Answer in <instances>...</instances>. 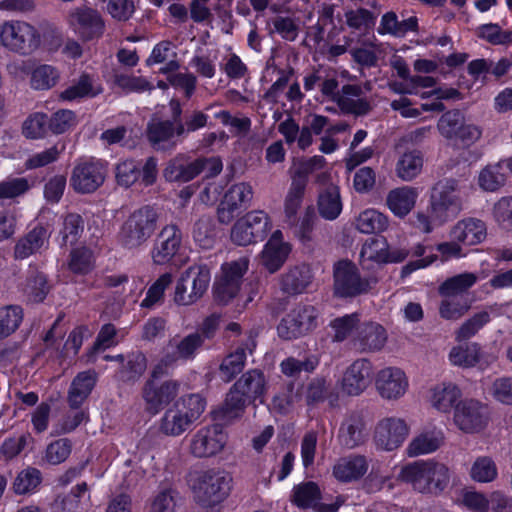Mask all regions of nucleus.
<instances>
[{"mask_svg":"<svg viewBox=\"0 0 512 512\" xmlns=\"http://www.w3.org/2000/svg\"><path fill=\"white\" fill-rule=\"evenodd\" d=\"M187 482L194 502L212 508L229 496L232 477L225 470L209 468L191 472Z\"/></svg>","mask_w":512,"mask_h":512,"instance_id":"1","label":"nucleus"},{"mask_svg":"<svg viewBox=\"0 0 512 512\" xmlns=\"http://www.w3.org/2000/svg\"><path fill=\"white\" fill-rule=\"evenodd\" d=\"M452 472L438 461L420 460L404 466L399 478L422 494L440 495L449 486Z\"/></svg>","mask_w":512,"mask_h":512,"instance_id":"2","label":"nucleus"},{"mask_svg":"<svg viewBox=\"0 0 512 512\" xmlns=\"http://www.w3.org/2000/svg\"><path fill=\"white\" fill-rule=\"evenodd\" d=\"M206 407L199 394H188L176 400L159 421V431L170 437L185 433L202 415Z\"/></svg>","mask_w":512,"mask_h":512,"instance_id":"3","label":"nucleus"},{"mask_svg":"<svg viewBox=\"0 0 512 512\" xmlns=\"http://www.w3.org/2000/svg\"><path fill=\"white\" fill-rule=\"evenodd\" d=\"M463 209L458 182L454 179L438 181L431 190L428 211L439 225L455 218Z\"/></svg>","mask_w":512,"mask_h":512,"instance_id":"4","label":"nucleus"},{"mask_svg":"<svg viewBox=\"0 0 512 512\" xmlns=\"http://www.w3.org/2000/svg\"><path fill=\"white\" fill-rule=\"evenodd\" d=\"M157 220L156 211L149 206L135 210L123 222L118 234L119 242L127 249L140 248L154 234Z\"/></svg>","mask_w":512,"mask_h":512,"instance_id":"5","label":"nucleus"},{"mask_svg":"<svg viewBox=\"0 0 512 512\" xmlns=\"http://www.w3.org/2000/svg\"><path fill=\"white\" fill-rule=\"evenodd\" d=\"M41 44L39 31L26 21L8 20L0 24V45L9 51L29 55Z\"/></svg>","mask_w":512,"mask_h":512,"instance_id":"6","label":"nucleus"},{"mask_svg":"<svg viewBox=\"0 0 512 512\" xmlns=\"http://www.w3.org/2000/svg\"><path fill=\"white\" fill-rule=\"evenodd\" d=\"M334 293L342 298H353L366 294L377 283L374 276L362 277L357 266L349 260H340L334 264Z\"/></svg>","mask_w":512,"mask_h":512,"instance_id":"7","label":"nucleus"},{"mask_svg":"<svg viewBox=\"0 0 512 512\" xmlns=\"http://www.w3.org/2000/svg\"><path fill=\"white\" fill-rule=\"evenodd\" d=\"M211 280L207 265L193 264L184 270L175 287L174 301L178 305H192L203 297Z\"/></svg>","mask_w":512,"mask_h":512,"instance_id":"8","label":"nucleus"},{"mask_svg":"<svg viewBox=\"0 0 512 512\" xmlns=\"http://www.w3.org/2000/svg\"><path fill=\"white\" fill-rule=\"evenodd\" d=\"M271 229L269 215L262 210H253L234 223L230 238L238 246H247L262 241Z\"/></svg>","mask_w":512,"mask_h":512,"instance_id":"9","label":"nucleus"},{"mask_svg":"<svg viewBox=\"0 0 512 512\" xmlns=\"http://www.w3.org/2000/svg\"><path fill=\"white\" fill-rule=\"evenodd\" d=\"M203 343L204 337L198 332L170 339L166 347V353L154 367L152 376L154 378L162 376L180 360L194 359Z\"/></svg>","mask_w":512,"mask_h":512,"instance_id":"10","label":"nucleus"},{"mask_svg":"<svg viewBox=\"0 0 512 512\" xmlns=\"http://www.w3.org/2000/svg\"><path fill=\"white\" fill-rule=\"evenodd\" d=\"M318 325V312L312 305L298 304L291 309L277 326L278 336L283 340L300 338Z\"/></svg>","mask_w":512,"mask_h":512,"instance_id":"11","label":"nucleus"},{"mask_svg":"<svg viewBox=\"0 0 512 512\" xmlns=\"http://www.w3.org/2000/svg\"><path fill=\"white\" fill-rule=\"evenodd\" d=\"M248 268V257H240L221 266V276L214 286V296L218 302L227 304L238 294Z\"/></svg>","mask_w":512,"mask_h":512,"instance_id":"12","label":"nucleus"},{"mask_svg":"<svg viewBox=\"0 0 512 512\" xmlns=\"http://www.w3.org/2000/svg\"><path fill=\"white\" fill-rule=\"evenodd\" d=\"M106 174L107 169L103 162L80 160L72 169L70 186L77 193H93L104 183Z\"/></svg>","mask_w":512,"mask_h":512,"instance_id":"13","label":"nucleus"},{"mask_svg":"<svg viewBox=\"0 0 512 512\" xmlns=\"http://www.w3.org/2000/svg\"><path fill=\"white\" fill-rule=\"evenodd\" d=\"M453 412L454 424L464 433H477L487 425V406L477 399H461Z\"/></svg>","mask_w":512,"mask_h":512,"instance_id":"14","label":"nucleus"},{"mask_svg":"<svg viewBox=\"0 0 512 512\" xmlns=\"http://www.w3.org/2000/svg\"><path fill=\"white\" fill-rule=\"evenodd\" d=\"M227 435L219 425L205 426L190 439L189 451L196 458L213 457L223 451Z\"/></svg>","mask_w":512,"mask_h":512,"instance_id":"15","label":"nucleus"},{"mask_svg":"<svg viewBox=\"0 0 512 512\" xmlns=\"http://www.w3.org/2000/svg\"><path fill=\"white\" fill-rule=\"evenodd\" d=\"M410 428L406 421L398 417H386L375 426L373 440L379 450L393 451L399 448L407 436Z\"/></svg>","mask_w":512,"mask_h":512,"instance_id":"16","label":"nucleus"},{"mask_svg":"<svg viewBox=\"0 0 512 512\" xmlns=\"http://www.w3.org/2000/svg\"><path fill=\"white\" fill-rule=\"evenodd\" d=\"M253 199L252 186L245 182L232 185L220 202L217 215L223 224H229L242 210L248 208Z\"/></svg>","mask_w":512,"mask_h":512,"instance_id":"17","label":"nucleus"},{"mask_svg":"<svg viewBox=\"0 0 512 512\" xmlns=\"http://www.w3.org/2000/svg\"><path fill=\"white\" fill-rule=\"evenodd\" d=\"M375 387L381 398L396 401L406 394L409 381L402 369L389 366L377 372Z\"/></svg>","mask_w":512,"mask_h":512,"instance_id":"18","label":"nucleus"},{"mask_svg":"<svg viewBox=\"0 0 512 512\" xmlns=\"http://www.w3.org/2000/svg\"><path fill=\"white\" fill-rule=\"evenodd\" d=\"M179 390L180 382L177 380H166L161 383L147 381L142 391L146 410L152 414L159 413L177 397Z\"/></svg>","mask_w":512,"mask_h":512,"instance_id":"19","label":"nucleus"},{"mask_svg":"<svg viewBox=\"0 0 512 512\" xmlns=\"http://www.w3.org/2000/svg\"><path fill=\"white\" fill-rule=\"evenodd\" d=\"M291 251L292 246L284 240L283 233L275 230L259 254V263L269 273H276L285 264Z\"/></svg>","mask_w":512,"mask_h":512,"instance_id":"20","label":"nucleus"},{"mask_svg":"<svg viewBox=\"0 0 512 512\" xmlns=\"http://www.w3.org/2000/svg\"><path fill=\"white\" fill-rule=\"evenodd\" d=\"M69 26L84 40L100 37L104 22L100 14L91 8H75L67 17Z\"/></svg>","mask_w":512,"mask_h":512,"instance_id":"21","label":"nucleus"},{"mask_svg":"<svg viewBox=\"0 0 512 512\" xmlns=\"http://www.w3.org/2000/svg\"><path fill=\"white\" fill-rule=\"evenodd\" d=\"M372 364L367 359H357L345 370L341 390L349 396L363 393L371 382Z\"/></svg>","mask_w":512,"mask_h":512,"instance_id":"22","label":"nucleus"},{"mask_svg":"<svg viewBox=\"0 0 512 512\" xmlns=\"http://www.w3.org/2000/svg\"><path fill=\"white\" fill-rule=\"evenodd\" d=\"M448 360L453 366L467 369L476 366L487 367L495 361V357L486 356L477 342H464L450 349Z\"/></svg>","mask_w":512,"mask_h":512,"instance_id":"23","label":"nucleus"},{"mask_svg":"<svg viewBox=\"0 0 512 512\" xmlns=\"http://www.w3.org/2000/svg\"><path fill=\"white\" fill-rule=\"evenodd\" d=\"M182 241V234L176 225H166L160 231L152 249V260L155 264L168 263L178 252Z\"/></svg>","mask_w":512,"mask_h":512,"instance_id":"24","label":"nucleus"},{"mask_svg":"<svg viewBox=\"0 0 512 512\" xmlns=\"http://www.w3.org/2000/svg\"><path fill=\"white\" fill-rule=\"evenodd\" d=\"M367 422L364 416L358 412L349 414L341 423L338 440L347 448L354 449L363 445L368 439Z\"/></svg>","mask_w":512,"mask_h":512,"instance_id":"25","label":"nucleus"},{"mask_svg":"<svg viewBox=\"0 0 512 512\" xmlns=\"http://www.w3.org/2000/svg\"><path fill=\"white\" fill-rule=\"evenodd\" d=\"M387 342V333L378 323L368 322L362 324L354 336L352 343L361 353L380 351Z\"/></svg>","mask_w":512,"mask_h":512,"instance_id":"26","label":"nucleus"},{"mask_svg":"<svg viewBox=\"0 0 512 512\" xmlns=\"http://www.w3.org/2000/svg\"><path fill=\"white\" fill-rule=\"evenodd\" d=\"M487 236L486 224L474 217L456 222L449 231L450 239L459 241L464 246H473L483 242Z\"/></svg>","mask_w":512,"mask_h":512,"instance_id":"27","label":"nucleus"},{"mask_svg":"<svg viewBox=\"0 0 512 512\" xmlns=\"http://www.w3.org/2000/svg\"><path fill=\"white\" fill-rule=\"evenodd\" d=\"M49 238V229L42 224L36 225L18 239L14 246V258L23 260L46 249L49 245Z\"/></svg>","mask_w":512,"mask_h":512,"instance_id":"28","label":"nucleus"},{"mask_svg":"<svg viewBox=\"0 0 512 512\" xmlns=\"http://www.w3.org/2000/svg\"><path fill=\"white\" fill-rule=\"evenodd\" d=\"M462 391L455 383L444 381L429 389L428 401L440 413L449 414L461 400Z\"/></svg>","mask_w":512,"mask_h":512,"instance_id":"29","label":"nucleus"},{"mask_svg":"<svg viewBox=\"0 0 512 512\" xmlns=\"http://www.w3.org/2000/svg\"><path fill=\"white\" fill-rule=\"evenodd\" d=\"M369 469L366 456L350 454L339 458L333 465V476L342 483H351L361 479Z\"/></svg>","mask_w":512,"mask_h":512,"instance_id":"30","label":"nucleus"},{"mask_svg":"<svg viewBox=\"0 0 512 512\" xmlns=\"http://www.w3.org/2000/svg\"><path fill=\"white\" fill-rule=\"evenodd\" d=\"M445 441L443 431L437 427H429L417 433L408 443L406 454L409 457H418L437 451Z\"/></svg>","mask_w":512,"mask_h":512,"instance_id":"31","label":"nucleus"},{"mask_svg":"<svg viewBox=\"0 0 512 512\" xmlns=\"http://www.w3.org/2000/svg\"><path fill=\"white\" fill-rule=\"evenodd\" d=\"M313 274L309 265L305 263L297 264L288 268L281 275V290L289 295H298L304 293L311 285Z\"/></svg>","mask_w":512,"mask_h":512,"instance_id":"32","label":"nucleus"},{"mask_svg":"<svg viewBox=\"0 0 512 512\" xmlns=\"http://www.w3.org/2000/svg\"><path fill=\"white\" fill-rule=\"evenodd\" d=\"M418 196L419 191L415 187H397L388 192L386 205L395 216L403 218L414 209Z\"/></svg>","mask_w":512,"mask_h":512,"instance_id":"33","label":"nucleus"},{"mask_svg":"<svg viewBox=\"0 0 512 512\" xmlns=\"http://www.w3.org/2000/svg\"><path fill=\"white\" fill-rule=\"evenodd\" d=\"M176 126L169 120L152 119L147 126V137L157 150H166L176 145Z\"/></svg>","mask_w":512,"mask_h":512,"instance_id":"34","label":"nucleus"},{"mask_svg":"<svg viewBox=\"0 0 512 512\" xmlns=\"http://www.w3.org/2000/svg\"><path fill=\"white\" fill-rule=\"evenodd\" d=\"M232 386L250 403L256 400L262 402L266 392V379L262 371L251 369L242 374Z\"/></svg>","mask_w":512,"mask_h":512,"instance_id":"35","label":"nucleus"},{"mask_svg":"<svg viewBox=\"0 0 512 512\" xmlns=\"http://www.w3.org/2000/svg\"><path fill=\"white\" fill-rule=\"evenodd\" d=\"M97 381V373L94 370L80 372L73 379L69 392L68 403L71 408L80 407L92 392Z\"/></svg>","mask_w":512,"mask_h":512,"instance_id":"36","label":"nucleus"},{"mask_svg":"<svg viewBox=\"0 0 512 512\" xmlns=\"http://www.w3.org/2000/svg\"><path fill=\"white\" fill-rule=\"evenodd\" d=\"M388 259V243L382 238L367 240L360 252V263L363 269H373L375 266L386 264Z\"/></svg>","mask_w":512,"mask_h":512,"instance_id":"37","label":"nucleus"},{"mask_svg":"<svg viewBox=\"0 0 512 512\" xmlns=\"http://www.w3.org/2000/svg\"><path fill=\"white\" fill-rule=\"evenodd\" d=\"M468 475L471 481L475 483L489 484L498 478L499 472L493 457L480 455L471 462Z\"/></svg>","mask_w":512,"mask_h":512,"instance_id":"38","label":"nucleus"},{"mask_svg":"<svg viewBox=\"0 0 512 512\" xmlns=\"http://www.w3.org/2000/svg\"><path fill=\"white\" fill-rule=\"evenodd\" d=\"M423 164L424 159L420 151H406L399 156L395 166V173L402 181L410 182L420 175Z\"/></svg>","mask_w":512,"mask_h":512,"instance_id":"39","label":"nucleus"},{"mask_svg":"<svg viewBox=\"0 0 512 512\" xmlns=\"http://www.w3.org/2000/svg\"><path fill=\"white\" fill-rule=\"evenodd\" d=\"M325 164V158L320 155L294 161L293 166L290 168L291 182L306 188L309 175L314 171L322 169Z\"/></svg>","mask_w":512,"mask_h":512,"instance_id":"40","label":"nucleus"},{"mask_svg":"<svg viewBox=\"0 0 512 512\" xmlns=\"http://www.w3.org/2000/svg\"><path fill=\"white\" fill-rule=\"evenodd\" d=\"M478 277L475 273L464 272L447 278L438 287L440 296L465 297L464 293L476 284Z\"/></svg>","mask_w":512,"mask_h":512,"instance_id":"41","label":"nucleus"},{"mask_svg":"<svg viewBox=\"0 0 512 512\" xmlns=\"http://www.w3.org/2000/svg\"><path fill=\"white\" fill-rule=\"evenodd\" d=\"M147 368L146 357L140 353L129 354L122 363L117 373L119 381L127 384H133L138 381Z\"/></svg>","mask_w":512,"mask_h":512,"instance_id":"42","label":"nucleus"},{"mask_svg":"<svg viewBox=\"0 0 512 512\" xmlns=\"http://www.w3.org/2000/svg\"><path fill=\"white\" fill-rule=\"evenodd\" d=\"M196 160L186 162L183 158L177 157L171 160L163 171V176L170 182H188L198 176Z\"/></svg>","mask_w":512,"mask_h":512,"instance_id":"43","label":"nucleus"},{"mask_svg":"<svg viewBox=\"0 0 512 512\" xmlns=\"http://www.w3.org/2000/svg\"><path fill=\"white\" fill-rule=\"evenodd\" d=\"M321 499V492L314 482H305L294 486L291 502L301 509H316Z\"/></svg>","mask_w":512,"mask_h":512,"instance_id":"44","label":"nucleus"},{"mask_svg":"<svg viewBox=\"0 0 512 512\" xmlns=\"http://www.w3.org/2000/svg\"><path fill=\"white\" fill-rule=\"evenodd\" d=\"M319 214L326 220L336 219L342 211L340 193L337 186L330 185L318 197Z\"/></svg>","mask_w":512,"mask_h":512,"instance_id":"45","label":"nucleus"},{"mask_svg":"<svg viewBox=\"0 0 512 512\" xmlns=\"http://www.w3.org/2000/svg\"><path fill=\"white\" fill-rule=\"evenodd\" d=\"M438 305L439 316L447 321L461 319L470 309L467 297L440 296Z\"/></svg>","mask_w":512,"mask_h":512,"instance_id":"46","label":"nucleus"},{"mask_svg":"<svg viewBox=\"0 0 512 512\" xmlns=\"http://www.w3.org/2000/svg\"><path fill=\"white\" fill-rule=\"evenodd\" d=\"M84 220L77 213H67L62 218V228L59 231L62 245H74L84 232Z\"/></svg>","mask_w":512,"mask_h":512,"instance_id":"47","label":"nucleus"},{"mask_svg":"<svg viewBox=\"0 0 512 512\" xmlns=\"http://www.w3.org/2000/svg\"><path fill=\"white\" fill-rule=\"evenodd\" d=\"M101 88L94 85L93 79L83 74L78 81L70 85L61 93V98L67 101H75L85 97H94L101 93Z\"/></svg>","mask_w":512,"mask_h":512,"instance_id":"48","label":"nucleus"},{"mask_svg":"<svg viewBox=\"0 0 512 512\" xmlns=\"http://www.w3.org/2000/svg\"><path fill=\"white\" fill-rule=\"evenodd\" d=\"M248 404H250V402L247 398L231 386L220 408L221 418L226 421H231L241 417Z\"/></svg>","mask_w":512,"mask_h":512,"instance_id":"49","label":"nucleus"},{"mask_svg":"<svg viewBox=\"0 0 512 512\" xmlns=\"http://www.w3.org/2000/svg\"><path fill=\"white\" fill-rule=\"evenodd\" d=\"M246 350L245 347H238L222 360L219 371L225 382L233 380L244 369L247 357Z\"/></svg>","mask_w":512,"mask_h":512,"instance_id":"50","label":"nucleus"},{"mask_svg":"<svg viewBox=\"0 0 512 512\" xmlns=\"http://www.w3.org/2000/svg\"><path fill=\"white\" fill-rule=\"evenodd\" d=\"M388 227V218L374 209H367L356 219V228L365 234L379 233Z\"/></svg>","mask_w":512,"mask_h":512,"instance_id":"51","label":"nucleus"},{"mask_svg":"<svg viewBox=\"0 0 512 512\" xmlns=\"http://www.w3.org/2000/svg\"><path fill=\"white\" fill-rule=\"evenodd\" d=\"M23 320V311L19 306L0 307V341L12 335Z\"/></svg>","mask_w":512,"mask_h":512,"instance_id":"52","label":"nucleus"},{"mask_svg":"<svg viewBox=\"0 0 512 512\" xmlns=\"http://www.w3.org/2000/svg\"><path fill=\"white\" fill-rule=\"evenodd\" d=\"M306 188L299 186V184L292 183L284 199V215L285 221L289 225H295L298 211L302 205Z\"/></svg>","mask_w":512,"mask_h":512,"instance_id":"53","label":"nucleus"},{"mask_svg":"<svg viewBox=\"0 0 512 512\" xmlns=\"http://www.w3.org/2000/svg\"><path fill=\"white\" fill-rule=\"evenodd\" d=\"M504 162L488 165L481 170L478 177L479 185L486 191H496L504 185L506 176L503 173Z\"/></svg>","mask_w":512,"mask_h":512,"instance_id":"54","label":"nucleus"},{"mask_svg":"<svg viewBox=\"0 0 512 512\" xmlns=\"http://www.w3.org/2000/svg\"><path fill=\"white\" fill-rule=\"evenodd\" d=\"M490 321L488 311L475 313L469 319L464 321L455 332L456 341H464L475 336Z\"/></svg>","mask_w":512,"mask_h":512,"instance_id":"55","label":"nucleus"},{"mask_svg":"<svg viewBox=\"0 0 512 512\" xmlns=\"http://www.w3.org/2000/svg\"><path fill=\"white\" fill-rule=\"evenodd\" d=\"M463 121L464 117L459 111H448L440 117L437 128L444 138L448 140H456Z\"/></svg>","mask_w":512,"mask_h":512,"instance_id":"56","label":"nucleus"},{"mask_svg":"<svg viewBox=\"0 0 512 512\" xmlns=\"http://www.w3.org/2000/svg\"><path fill=\"white\" fill-rule=\"evenodd\" d=\"M23 290L31 301L42 302L49 292L46 276L40 272H32L27 278Z\"/></svg>","mask_w":512,"mask_h":512,"instance_id":"57","label":"nucleus"},{"mask_svg":"<svg viewBox=\"0 0 512 512\" xmlns=\"http://www.w3.org/2000/svg\"><path fill=\"white\" fill-rule=\"evenodd\" d=\"M41 483V472L32 467L22 470L14 480L13 488L16 494L33 492Z\"/></svg>","mask_w":512,"mask_h":512,"instance_id":"58","label":"nucleus"},{"mask_svg":"<svg viewBox=\"0 0 512 512\" xmlns=\"http://www.w3.org/2000/svg\"><path fill=\"white\" fill-rule=\"evenodd\" d=\"M171 273H164L149 287L146 297L141 302V307L152 308L163 299L166 288L172 283Z\"/></svg>","mask_w":512,"mask_h":512,"instance_id":"59","label":"nucleus"},{"mask_svg":"<svg viewBox=\"0 0 512 512\" xmlns=\"http://www.w3.org/2000/svg\"><path fill=\"white\" fill-rule=\"evenodd\" d=\"M94 265L93 253L86 247H78L71 251L69 269L76 274H86Z\"/></svg>","mask_w":512,"mask_h":512,"instance_id":"60","label":"nucleus"},{"mask_svg":"<svg viewBox=\"0 0 512 512\" xmlns=\"http://www.w3.org/2000/svg\"><path fill=\"white\" fill-rule=\"evenodd\" d=\"M72 451V442L68 438H60L51 442L45 450V460L51 465H58L67 460Z\"/></svg>","mask_w":512,"mask_h":512,"instance_id":"61","label":"nucleus"},{"mask_svg":"<svg viewBox=\"0 0 512 512\" xmlns=\"http://www.w3.org/2000/svg\"><path fill=\"white\" fill-rule=\"evenodd\" d=\"M114 82L127 93H142L153 89L152 84L142 76L117 73L114 76Z\"/></svg>","mask_w":512,"mask_h":512,"instance_id":"62","label":"nucleus"},{"mask_svg":"<svg viewBox=\"0 0 512 512\" xmlns=\"http://www.w3.org/2000/svg\"><path fill=\"white\" fill-rule=\"evenodd\" d=\"M59 78L58 71L50 65H40L31 75V86L36 90H47L53 87Z\"/></svg>","mask_w":512,"mask_h":512,"instance_id":"63","label":"nucleus"},{"mask_svg":"<svg viewBox=\"0 0 512 512\" xmlns=\"http://www.w3.org/2000/svg\"><path fill=\"white\" fill-rule=\"evenodd\" d=\"M492 398L503 405H512V376L496 378L490 387Z\"/></svg>","mask_w":512,"mask_h":512,"instance_id":"64","label":"nucleus"}]
</instances>
